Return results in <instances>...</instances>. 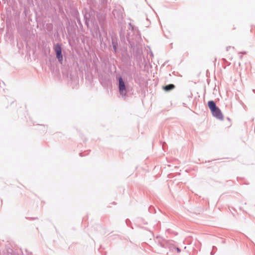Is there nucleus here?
Instances as JSON below:
<instances>
[{"label":"nucleus","mask_w":255,"mask_h":255,"mask_svg":"<svg viewBox=\"0 0 255 255\" xmlns=\"http://www.w3.org/2000/svg\"><path fill=\"white\" fill-rule=\"evenodd\" d=\"M119 91L120 94L123 96H126L127 91L124 82L122 78H119Z\"/></svg>","instance_id":"3"},{"label":"nucleus","mask_w":255,"mask_h":255,"mask_svg":"<svg viewBox=\"0 0 255 255\" xmlns=\"http://www.w3.org/2000/svg\"><path fill=\"white\" fill-rule=\"evenodd\" d=\"M176 250H177V252H178V253L180 252V249L178 248H176Z\"/></svg>","instance_id":"5"},{"label":"nucleus","mask_w":255,"mask_h":255,"mask_svg":"<svg viewBox=\"0 0 255 255\" xmlns=\"http://www.w3.org/2000/svg\"><path fill=\"white\" fill-rule=\"evenodd\" d=\"M208 105L214 117L219 119H223V116L221 111L216 107L215 103L213 101H209Z\"/></svg>","instance_id":"1"},{"label":"nucleus","mask_w":255,"mask_h":255,"mask_svg":"<svg viewBox=\"0 0 255 255\" xmlns=\"http://www.w3.org/2000/svg\"><path fill=\"white\" fill-rule=\"evenodd\" d=\"M54 50L56 54V57L58 59L59 61L62 63L63 61V56L62 55V50L60 45L58 44H56L54 46Z\"/></svg>","instance_id":"2"},{"label":"nucleus","mask_w":255,"mask_h":255,"mask_svg":"<svg viewBox=\"0 0 255 255\" xmlns=\"http://www.w3.org/2000/svg\"><path fill=\"white\" fill-rule=\"evenodd\" d=\"M175 88V86L173 84H169L166 85L163 87V89L165 91H168L171 90Z\"/></svg>","instance_id":"4"}]
</instances>
